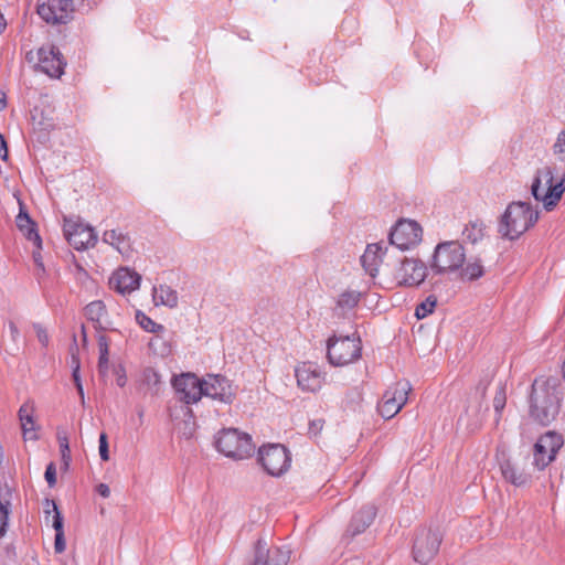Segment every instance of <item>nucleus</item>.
<instances>
[{"mask_svg":"<svg viewBox=\"0 0 565 565\" xmlns=\"http://www.w3.org/2000/svg\"><path fill=\"white\" fill-rule=\"evenodd\" d=\"M38 67L52 78H60L64 74L66 62L54 45L42 46L38 51Z\"/></svg>","mask_w":565,"mask_h":565,"instance_id":"obj_15","label":"nucleus"},{"mask_svg":"<svg viewBox=\"0 0 565 565\" xmlns=\"http://www.w3.org/2000/svg\"><path fill=\"white\" fill-rule=\"evenodd\" d=\"M236 391L232 383L222 375H207L203 380V395L222 403L231 404Z\"/></svg>","mask_w":565,"mask_h":565,"instance_id":"obj_17","label":"nucleus"},{"mask_svg":"<svg viewBox=\"0 0 565 565\" xmlns=\"http://www.w3.org/2000/svg\"><path fill=\"white\" fill-rule=\"evenodd\" d=\"M82 335H83V341L84 343L87 341V338H86V332H85V327L82 326Z\"/></svg>","mask_w":565,"mask_h":565,"instance_id":"obj_56","label":"nucleus"},{"mask_svg":"<svg viewBox=\"0 0 565 565\" xmlns=\"http://www.w3.org/2000/svg\"><path fill=\"white\" fill-rule=\"evenodd\" d=\"M44 478L49 484V487H54L56 484V468L54 462H50L46 466Z\"/></svg>","mask_w":565,"mask_h":565,"instance_id":"obj_41","label":"nucleus"},{"mask_svg":"<svg viewBox=\"0 0 565 565\" xmlns=\"http://www.w3.org/2000/svg\"><path fill=\"white\" fill-rule=\"evenodd\" d=\"M427 277V266L419 259L405 258L396 269L394 278L399 286L417 287Z\"/></svg>","mask_w":565,"mask_h":565,"instance_id":"obj_13","label":"nucleus"},{"mask_svg":"<svg viewBox=\"0 0 565 565\" xmlns=\"http://www.w3.org/2000/svg\"><path fill=\"white\" fill-rule=\"evenodd\" d=\"M361 341L354 337H333L327 345V356L330 364L344 366L356 361L361 356Z\"/></svg>","mask_w":565,"mask_h":565,"instance_id":"obj_6","label":"nucleus"},{"mask_svg":"<svg viewBox=\"0 0 565 565\" xmlns=\"http://www.w3.org/2000/svg\"><path fill=\"white\" fill-rule=\"evenodd\" d=\"M98 443H99L98 450H99L100 459L103 461H108L109 460V450H108V437H107L106 433L103 431L99 435Z\"/></svg>","mask_w":565,"mask_h":565,"instance_id":"obj_40","label":"nucleus"},{"mask_svg":"<svg viewBox=\"0 0 565 565\" xmlns=\"http://www.w3.org/2000/svg\"><path fill=\"white\" fill-rule=\"evenodd\" d=\"M0 158L6 161L8 159V147L7 141L2 140V143H0Z\"/></svg>","mask_w":565,"mask_h":565,"instance_id":"obj_50","label":"nucleus"},{"mask_svg":"<svg viewBox=\"0 0 565 565\" xmlns=\"http://www.w3.org/2000/svg\"><path fill=\"white\" fill-rule=\"evenodd\" d=\"M380 253V245L370 244L367 245L364 254L361 256V264L365 273H367L372 278L376 277L380 264L382 263V257Z\"/></svg>","mask_w":565,"mask_h":565,"instance_id":"obj_26","label":"nucleus"},{"mask_svg":"<svg viewBox=\"0 0 565 565\" xmlns=\"http://www.w3.org/2000/svg\"><path fill=\"white\" fill-rule=\"evenodd\" d=\"M502 478L514 487H525L531 482V473L518 460L502 458L499 460Z\"/></svg>","mask_w":565,"mask_h":565,"instance_id":"obj_19","label":"nucleus"},{"mask_svg":"<svg viewBox=\"0 0 565 565\" xmlns=\"http://www.w3.org/2000/svg\"><path fill=\"white\" fill-rule=\"evenodd\" d=\"M114 374L116 376V383L119 387H124L127 383L126 370L122 364H118L114 367Z\"/></svg>","mask_w":565,"mask_h":565,"instance_id":"obj_42","label":"nucleus"},{"mask_svg":"<svg viewBox=\"0 0 565 565\" xmlns=\"http://www.w3.org/2000/svg\"><path fill=\"white\" fill-rule=\"evenodd\" d=\"M63 232L70 245L77 250L94 247L97 242L94 228L77 220L64 218Z\"/></svg>","mask_w":565,"mask_h":565,"instance_id":"obj_9","label":"nucleus"},{"mask_svg":"<svg viewBox=\"0 0 565 565\" xmlns=\"http://www.w3.org/2000/svg\"><path fill=\"white\" fill-rule=\"evenodd\" d=\"M436 303H437L436 297L428 296L425 301H423L422 303H419L416 307L415 316L417 317V319H424L429 313H431L434 311V308L436 307Z\"/></svg>","mask_w":565,"mask_h":565,"instance_id":"obj_37","label":"nucleus"},{"mask_svg":"<svg viewBox=\"0 0 565 565\" xmlns=\"http://www.w3.org/2000/svg\"><path fill=\"white\" fill-rule=\"evenodd\" d=\"M562 446V435L555 431L545 433L534 445L533 465L539 470H543L552 460H554L556 452Z\"/></svg>","mask_w":565,"mask_h":565,"instance_id":"obj_11","label":"nucleus"},{"mask_svg":"<svg viewBox=\"0 0 565 565\" xmlns=\"http://www.w3.org/2000/svg\"><path fill=\"white\" fill-rule=\"evenodd\" d=\"M96 491L103 498H108L110 495V489L106 483H99L96 487Z\"/></svg>","mask_w":565,"mask_h":565,"instance_id":"obj_47","label":"nucleus"},{"mask_svg":"<svg viewBox=\"0 0 565 565\" xmlns=\"http://www.w3.org/2000/svg\"><path fill=\"white\" fill-rule=\"evenodd\" d=\"M362 294L358 290H344L338 297L335 309H340L342 313L350 311L358 306Z\"/></svg>","mask_w":565,"mask_h":565,"instance_id":"obj_29","label":"nucleus"},{"mask_svg":"<svg viewBox=\"0 0 565 565\" xmlns=\"http://www.w3.org/2000/svg\"><path fill=\"white\" fill-rule=\"evenodd\" d=\"M173 387L180 399L186 404L196 403L203 396V381L191 373L177 376L173 380Z\"/></svg>","mask_w":565,"mask_h":565,"instance_id":"obj_18","label":"nucleus"},{"mask_svg":"<svg viewBox=\"0 0 565 565\" xmlns=\"http://www.w3.org/2000/svg\"><path fill=\"white\" fill-rule=\"evenodd\" d=\"M169 352H170V350H169L168 345H166V344L163 343V348H162V350L160 351V354H161V355H164V354H168Z\"/></svg>","mask_w":565,"mask_h":565,"instance_id":"obj_54","label":"nucleus"},{"mask_svg":"<svg viewBox=\"0 0 565 565\" xmlns=\"http://www.w3.org/2000/svg\"><path fill=\"white\" fill-rule=\"evenodd\" d=\"M2 140H6L4 137L0 134V143H2Z\"/></svg>","mask_w":565,"mask_h":565,"instance_id":"obj_58","label":"nucleus"},{"mask_svg":"<svg viewBox=\"0 0 565 565\" xmlns=\"http://www.w3.org/2000/svg\"><path fill=\"white\" fill-rule=\"evenodd\" d=\"M103 241L111 245L121 255L128 256L131 253V242L127 234L120 230H109L103 234Z\"/></svg>","mask_w":565,"mask_h":565,"instance_id":"obj_25","label":"nucleus"},{"mask_svg":"<svg viewBox=\"0 0 565 565\" xmlns=\"http://www.w3.org/2000/svg\"><path fill=\"white\" fill-rule=\"evenodd\" d=\"M462 236L471 243H477L478 241H480L483 236L482 222H470L462 231Z\"/></svg>","mask_w":565,"mask_h":565,"instance_id":"obj_34","label":"nucleus"},{"mask_svg":"<svg viewBox=\"0 0 565 565\" xmlns=\"http://www.w3.org/2000/svg\"><path fill=\"white\" fill-rule=\"evenodd\" d=\"M35 330H36L38 340L43 345H47V343H49V334H47L46 330L44 328H42L41 326H35Z\"/></svg>","mask_w":565,"mask_h":565,"instance_id":"obj_45","label":"nucleus"},{"mask_svg":"<svg viewBox=\"0 0 565 565\" xmlns=\"http://www.w3.org/2000/svg\"><path fill=\"white\" fill-rule=\"evenodd\" d=\"M559 412V398L548 381L535 380L532 384L531 417L541 425H548Z\"/></svg>","mask_w":565,"mask_h":565,"instance_id":"obj_3","label":"nucleus"},{"mask_svg":"<svg viewBox=\"0 0 565 565\" xmlns=\"http://www.w3.org/2000/svg\"><path fill=\"white\" fill-rule=\"evenodd\" d=\"M73 12L72 0H40L39 15L47 23H66Z\"/></svg>","mask_w":565,"mask_h":565,"instance_id":"obj_14","label":"nucleus"},{"mask_svg":"<svg viewBox=\"0 0 565 565\" xmlns=\"http://www.w3.org/2000/svg\"><path fill=\"white\" fill-rule=\"evenodd\" d=\"M462 280H476L483 276L484 269L480 259H473L461 266L457 271Z\"/></svg>","mask_w":565,"mask_h":565,"instance_id":"obj_30","label":"nucleus"},{"mask_svg":"<svg viewBox=\"0 0 565 565\" xmlns=\"http://www.w3.org/2000/svg\"><path fill=\"white\" fill-rule=\"evenodd\" d=\"M45 519L47 520L51 513L52 515V526L55 530V534H64V520L62 513L60 512L56 503L53 500H45Z\"/></svg>","mask_w":565,"mask_h":565,"instance_id":"obj_31","label":"nucleus"},{"mask_svg":"<svg viewBox=\"0 0 565 565\" xmlns=\"http://www.w3.org/2000/svg\"><path fill=\"white\" fill-rule=\"evenodd\" d=\"M463 246L457 241L439 243L434 250L430 268L435 274L457 273L465 264Z\"/></svg>","mask_w":565,"mask_h":565,"instance_id":"obj_4","label":"nucleus"},{"mask_svg":"<svg viewBox=\"0 0 565 565\" xmlns=\"http://www.w3.org/2000/svg\"><path fill=\"white\" fill-rule=\"evenodd\" d=\"M6 25H7V22L3 18V14L0 13V34L3 32V30L6 29Z\"/></svg>","mask_w":565,"mask_h":565,"instance_id":"obj_52","label":"nucleus"},{"mask_svg":"<svg viewBox=\"0 0 565 565\" xmlns=\"http://www.w3.org/2000/svg\"><path fill=\"white\" fill-rule=\"evenodd\" d=\"M32 127L34 131L49 132L55 128V124L51 118H44L43 113L40 115L35 111L32 116Z\"/></svg>","mask_w":565,"mask_h":565,"instance_id":"obj_36","label":"nucleus"},{"mask_svg":"<svg viewBox=\"0 0 565 565\" xmlns=\"http://www.w3.org/2000/svg\"><path fill=\"white\" fill-rule=\"evenodd\" d=\"M98 349H99L98 372L100 375L105 376L108 372V365H109V341L103 334L98 337Z\"/></svg>","mask_w":565,"mask_h":565,"instance_id":"obj_32","label":"nucleus"},{"mask_svg":"<svg viewBox=\"0 0 565 565\" xmlns=\"http://www.w3.org/2000/svg\"><path fill=\"white\" fill-rule=\"evenodd\" d=\"M73 380H74L75 386H77L78 383H82L81 376H79V363H78V361H76V365L73 369Z\"/></svg>","mask_w":565,"mask_h":565,"instance_id":"obj_48","label":"nucleus"},{"mask_svg":"<svg viewBox=\"0 0 565 565\" xmlns=\"http://www.w3.org/2000/svg\"><path fill=\"white\" fill-rule=\"evenodd\" d=\"M77 391H78V394L82 398V401H84V390H83V385L82 383H78V385L76 386Z\"/></svg>","mask_w":565,"mask_h":565,"instance_id":"obj_53","label":"nucleus"},{"mask_svg":"<svg viewBox=\"0 0 565 565\" xmlns=\"http://www.w3.org/2000/svg\"><path fill=\"white\" fill-rule=\"evenodd\" d=\"M161 341V338L157 337L156 339H153L151 342H150V347L154 348L156 344Z\"/></svg>","mask_w":565,"mask_h":565,"instance_id":"obj_55","label":"nucleus"},{"mask_svg":"<svg viewBox=\"0 0 565 565\" xmlns=\"http://www.w3.org/2000/svg\"><path fill=\"white\" fill-rule=\"evenodd\" d=\"M295 376L298 386L310 393L318 392L324 383V374L320 367L312 362H303L295 369Z\"/></svg>","mask_w":565,"mask_h":565,"instance_id":"obj_16","label":"nucleus"},{"mask_svg":"<svg viewBox=\"0 0 565 565\" xmlns=\"http://www.w3.org/2000/svg\"><path fill=\"white\" fill-rule=\"evenodd\" d=\"M539 220V212L530 203L512 202L502 214L498 232L510 241L519 238Z\"/></svg>","mask_w":565,"mask_h":565,"instance_id":"obj_2","label":"nucleus"},{"mask_svg":"<svg viewBox=\"0 0 565 565\" xmlns=\"http://www.w3.org/2000/svg\"><path fill=\"white\" fill-rule=\"evenodd\" d=\"M41 249H39L36 247V250H33L32 253V256H33V260H34V264L36 265L39 271H41L42 274L44 273V264H43V259H42V255H41Z\"/></svg>","mask_w":565,"mask_h":565,"instance_id":"obj_44","label":"nucleus"},{"mask_svg":"<svg viewBox=\"0 0 565 565\" xmlns=\"http://www.w3.org/2000/svg\"><path fill=\"white\" fill-rule=\"evenodd\" d=\"M9 330L11 333L12 339L15 341L20 334L19 329L14 322H9Z\"/></svg>","mask_w":565,"mask_h":565,"instance_id":"obj_49","label":"nucleus"},{"mask_svg":"<svg viewBox=\"0 0 565 565\" xmlns=\"http://www.w3.org/2000/svg\"><path fill=\"white\" fill-rule=\"evenodd\" d=\"M563 377L565 380V360H564V363H563Z\"/></svg>","mask_w":565,"mask_h":565,"instance_id":"obj_57","label":"nucleus"},{"mask_svg":"<svg viewBox=\"0 0 565 565\" xmlns=\"http://www.w3.org/2000/svg\"><path fill=\"white\" fill-rule=\"evenodd\" d=\"M215 446L224 456L235 460L248 458L254 451L250 436L236 428L222 429L217 434Z\"/></svg>","mask_w":565,"mask_h":565,"instance_id":"obj_5","label":"nucleus"},{"mask_svg":"<svg viewBox=\"0 0 565 565\" xmlns=\"http://www.w3.org/2000/svg\"><path fill=\"white\" fill-rule=\"evenodd\" d=\"M136 321L147 332L160 333L164 331V327L154 322L150 317L138 310L136 312Z\"/></svg>","mask_w":565,"mask_h":565,"instance_id":"obj_33","label":"nucleus"},{"mask_svg":"<svg viewBox=\"0 0 565 565\" xmlns=\"http://www.w3.org/2000/svg\"><path fill=\"white\" fill-rule=\"evenodd\" d=\"M258 461L268 475L279 477L289 469L291 458L285 446L271 444L259 448Z\"/></svg>","mask_w":565,"mask_h":565,"instance_id":"obj_7","label":"nucleus"},{"mask_svg":"<svg viewBox=\"0 0 565 565\" xmlns=\"http://www.w3.org/2000/svg\"><path fill=\"white\" fill-rule=\"evenodd\" d=\"M423 230L412 220L399 221L390 233V242L401 250L409 249L422 241Z\"/></svg>","mask_w":565,"mask_h":565,"instance_id":"obj_12","label":"nucleus"},{"mask_svg":"<svg viewBox=\"0 0 565 565\" xmlns=\"http://www.w3.org/2000/svg\"><path fill=\"white\" fill-rule=\"evenodd\" d=\"M7 107V96L3 92H0V111Z\"/></svg>","mask_w":565,"mask_h":565,"instance_id":"obj_51","label":"nucleus"},{"mask_svg":"<svg viewBox=\"0 0 565 565\" xmlns=\"http://www.w3.org/2000/svg\"><path fill=\"white\" fill-rule=\"evenodd\" d=\"M262 547V564L260 565H287L289 562V552L282 548L275 547L269 550L267 543L263 540H258L255 547V553L259 552Z\"/></svg>","mask_w":565,"mask_h":565,"instance_id":"obj_23","label":"nucleus"},{"mask_svg":"<svg viewBox=\"0 0 565 565\" xmlns=\"http://www.w3.org/2000/svg\"><path fill=\"white\" fill-rule=\"evenodd\" d=\"M412 387L408 382H398L388 387L379 405L381 416L390 419L399 413L408 399Z\"/></svg>","mask_w":565,"mask_h":565,"instance_id":"obj_10","label":"nucleus"},{"mask_svg":"<svg viewBox=\"0 0 565 565\" xmlns=\"http://www.w3.org/2000/svg\"><path fill=\"white\" fill-rule=\"evenodd\" d=\"M66 548V542L64 534H55V541H54V551L57 554H61Z\"/></svg>","mask_w":565,"mask_h":565,"instance_id":"obj_43","label":"nucleus"},{"mask_svg":"<svg viewBox=\"0 0 565 565\" xmlns=\"http://www.w3.org/2000/svg\"><path fill=\"white\" fill-rule=\"evenodd\" d=\"M557 173V164L551 162L539 168L533 178L531 193L536 201L542 202L546 211H552L565 192V168L556 182L555 174Z\"/></svg>","mask_w":565,"mask_h":565,"instance_id":"obj_1","label":"nucleus"},{"mask_svg":"<svg viewBox=\"0 0 565 565\" xmlns=\"http://www.w3.org/2000/svg\"><path fill=\"white\" fill-rule=\"evenodd\" d=\"M19 419L25 440H38L39 426L34 419V405L31 402H25L19 409Z\"/></svg>","mask_w":565,"mask_h":565,"instance_id":"obj_21","label":"nucleus"},{"mask_svg":"<svg viewBox=\"0 0 565 565\" xmlns=\"http://www.w3.org/2000/svg\"><path fill=\"white\" fill-rule=\"evenodd\" d=\"M443 537L437 530L422 529L413 544V558L419 564L429 563L438 553Z\"/></svg>","mask_w":565,"mask_h":565,"instance_id":"obj_8","label":"nucleus"},{"mask_svg":"<svg viewBox=\"0 0 565 565\" xmlns=\"http://www.w3.org/2000/svg\"><path fill=\"white\" fill-rule=\"evenodd\" d=\"M57 439H58V443H60L61 455H62V460H63V463H64V468L67 469L68 465H70V461H71L68 440H67L66 436L62 437L60 435H58Z\"/></svg>","mask_w":565,"mask_h":565,"instance_id":"obj_38","label":"nucleus"},{"mask_svg":"<svg viewBox=\"0 0 565 565\" xmlns=\"http://www.w3.org/2000/svg\"><path fill=\"white\" fill-rule=\"evenodd\" d=\"M140 275L127 267H120L109 278V286L121 295L131 294L139 288Z\"/></svg>","mask_w":565,"mask_h":565,"instance_id":"obj_20","label":"nucleus"},{"mask_svg":"<svg viewBox=\"0 0 565 565\" xmlns=\"http://www.w3.org/2000/svg\"><path fill=\"white\" fill-rule=\"evenodd\" d=\"M376 515V508L372 504L362 507L353 516L348 526L347 532L351 536H355L364 532L373 522Z\"/></svg>","mask_w":565,"mask_h":565,"instance_id":"obj_22","label":"nucleus"},{"mask_svg":"<svg viewBox=\"0 0 565 565\" xmlns=\"http://www.w3.org/2000/svg\"><path fill=\"white\" fill-rule=\"evenodd\" d=\"M15 223L20 232H22L25 236V238L32 242L35 245V247L42 249V239L35 228V223L31 220L29 214L22 209L20 210L15 218Z\"/></svg>","mask_w":565,"mask_h":565,"instance_id":"obj_24","label":"nucleus"},{"mask_svg":"<svg viewBox=\"0 0 565 565\" xmlns=\"http://www.w3.org/2000/svg\"><path fill=\"white\" fill-rule=\"evenodd\" d=\"M507 404V394H505V387L503 385H499L495 392V395L493 397V408L495 412V425H499L502 411Z\"/></svg>","mask_w":565,"mask_h":565,"instance_id":"obj_35","label":"nucleus"},{"mask_svg":"<svg viewBox=\"0 0 565 565\" xmlns=\"http://www.w3.org/2000/svg\"><path fill=\"white\" fill-rule=\"evenodd\" d=\"M85 317L94 323L95 329L106 330L108 327L104 323V319L107 316V310L103 301L95 300L89 302L84 308Z\"/></svg>","mask_w":565,"mask_h":565,"instance_id":"obj_28","label":"nucleus"},{"mask_svg":"<svg viewBox=\"0 0 565 565\" xmlns=\"http://www.w3.org/2000/svg\"><path fill=\"white\" fill-rule=\"evenodd\" d=\"M143 381L149 386H156L161 382V376L154 369L147 367L143 371Z\"/></svg>","mask_w":565,"mask_h":565,"instance_id":"obj_39","label":"nucleus"},{"mask_svg":"<svg viewBox=\"0 0 565 565\" xmlns=\"http://www.w3.org/2000/svg\"><path fill=\"white\" fill-rule=\"evenodd\" d=\"M152 300L154 306H166L168 308H175L179 302L177 290L168 285H159L152 289Z\"/></svg>","mask_w":565,"mask_h":565,"instance_id":"obj_27","label":"nucleus"},{"mask_svg":"<svg viewBox=\"0 0 565 565\" xmlns=\"http://www.w3.org/2000/svg\"><path fill=\"white\" fill-rule=\"evenodd\" d=\"M323 422L321 419L319 420H312L309 425V433L312 435H317L322 429Z\"/></svg>","mask_w":565,"mask_h":565,"instance_id":"obj_46","label":"nucleus"}]
</instances>
